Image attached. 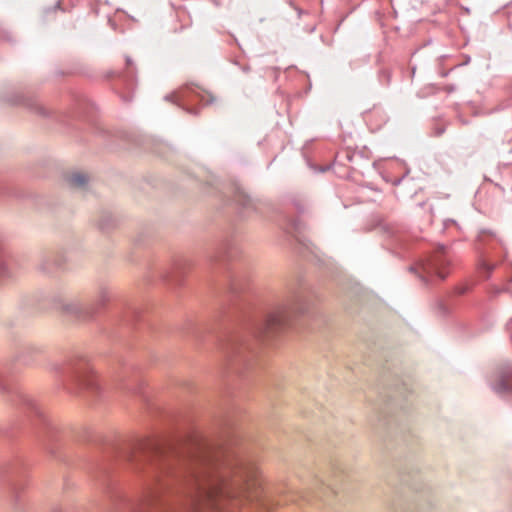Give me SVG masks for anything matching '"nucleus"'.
I'll use <instances>...</instances> for the list:
<instances>
[{"label":"nucleus","mask_w":512,"mask_h":512,"mask_svg":"<svg viewBox=\"0 0 512 512\" xmlns=\"http://www.w3.org/2000/svg\"><path fill=\"white\" fill-rule=\"evenodd\" d=\"M222 458L197 436H152L110 445L89 473L119 512L221 511L248 489L219 471Z\"/></svg>","instance_id":"nucleus-1"},{"label":"nucleus","mask_w":512,"mask_h":512,"mask_svg":"<svg viewBox=\"0 0 512 512\" xmlns=\"http://www.w3.org/2000/svg\"><path fill=\"white\" fill-rule=\"evenodd\" d=\"M240 250L230 241L222 243L211 256V263L222 274L215 284L217 313L212 326L190 323L188 333L200 337L211 333L225 360L235 370L247 366L255 354V344L292 325L296 318L309 315L310 303L303 291L293 290L285 298L257 306L248 290L246 268L238 263Z\"/></svg>","instance_id":"nucleus-2"},{"label":"nucleus","mask_w":512,"mask_h":512,"mask_svg":"<svg viewBox=\"0 0 512 512\" xmlns=\"http://www.w3.org/2000/svg\"><path fill=\"white\" fill-rule=\"evenodd\" d=\"M42 298L52 307L80 322L97 321L102 311L103 319L99 321V326L108 336L116 332L125 335L141 313L139 307L125 301L110 304L111 295L104 285H100L91 295L71 299H68L66 287L57 286L46 291Z\"/></svg>","instance_id":"nucleus-3"},{"label":"nucleus","mask_w":512,"mask_h":512,"mask_svg":"<svg viewBox=\"0 0 512 512\" xmlns=\"http://www.w3.org/2000/svg\"><path fill=\"white\" fill-rule=\"evenodd\" d=\"M11 364L0 360V394L20 410L35 426L40 445L45 452L59 461H67L74 442L90 441L91 435L84 430L70 432L51 422L35 400L9 380Z\"/></svg>","instance_id":"nucleus-4"},{"label":"nucleus","mask_w":512,"mask_h":512,"mask_svg":"<svg viewBox=\"0 0 512 512\" xmlns=\"http://www.w3.org/2000/svg\"><path fill=\"white\" fill-rule=\"evenodd\" d=\"M64 388L70 393L87 401L100 399L103 390L91 368L89 361L80 354H73L62 361L50 365Z\"/></svg>","instance_id":"nucleus-5"},{"label":"nucleus","mask_w":512,"mask_h":512,"mask_svg":"<svg viewBox=\"0 0 512 512\" xmlns=\"http://www.w3.org/2000/svg\"><path fill=\"white\" fill-rule=\"evenodd\" d=\"M26 481L20 467L7 465L0 470V491L4 494L10 512H42L25 494ZM50 512H63L53 508Z\"/></svg>","instance_id":"nucleus-6"},{"label":"nucleus","mask_w":512,"mask_h":512,"mask_svg":"<svg viewBox=\"0 0 512 512\" xmlns=\"http://www.w3.org/2000/svg\"><path fill=\"white\" fill-rule=\"evenodd\" d=\"M450 259L448 250L444 245H437L435 249L420 257L409 267V271L425 285H434L446 279L449 274Z\"/></svg>","instance_id":"nucleus-7"},{"label":"nucleus","mask_w":512,"mask_h":512,"mask_svg":"<svg viewBox=\"0 0 512 512\" xmlns=\"http://www.w3.org/2000/svg\"><path fill=\"white\" fill-rule=\"evenodd\" d=\"M476 249L479 254L478 267L485 278H488L495 268L491 261L493 252L497 255L504 250L501 239L491 230L482 229L477 236Z\"/></svg>","instance_id":"nucleus-8"},{"label":"nucleus","mask_w":512,"mask_h":512,"mask_svg":"<svg viewBox=\"0 0 512 512\" xmlns=\"http://www.w3.org/2000/svg\"><path fill=\"white\" fill-rule=\"evenodd\" d=\"M164 100L173 102L192 115H197L198 109L192 105L194 102L207 105L212 103L215 99L197 84L189 83L179 90L165 95Z\"/></svg>","instance_id":"nucleus-9"},{"label":"nucleus","mask_w":512,"mask_h":512,"mask_svg":"<svg viewBox=\"0 0 512 512\" xmlns=\"http://www.w3.org/2000/svg\"><path fill=\"white\" fill-rule=\"evenodd\" d=\"M190 266L191 263L188 259H177L170 264L155 268L148 276L147 281L151 284L159 281L169 287L179 286Z\"/></svg>","instance_id":"nucleus-10"},{"label":"nucleus","mask_w":512,"mask_h":512,"mask_svg":"<svg viewBox=\"0 0 512 512\" xmlns=\"http://www.w3.org/2000/svg\"><path fill=\"white\" fill-rule=\"evenodd\" d=\"M0 98L3 102L8 104L23 105L29 111L41 117H49L51 115V112L38 101L36 96L29 92H23L15 87L5 88L1 92Z\"/></svg>","instance_id":"nucleus-11"},{"label":"nucleus","mask_w":512,"mask_h":512,"mask_svg":"<svg viewBox=\"0 0 512 512\" xmlns=\"http://www.w3.org/2000/svg\"><path fill=\"white\" fill-rule=\"evenodd\" d=\"M379 228L385 238L387 249L399 256H402L409 249L412 236L402 225L383 222L379 225Z\"/></svg>","instance_id":"nucleus-12"},{"label":"nucleus","mask_w":512,"mask_h":512,"mask_svg":"<svg viewBox=\"0 0 512 512\" xmlns=\"http://www.w3.org/2000/svg\"><path fill=\"white\" fill-rule=\"evenodd\" d=\"M409 388L406 383H403L401 386H396L393 391H391L389 395V399L386 403L385 408H380L379 417L382 418L383 421L393 429V426H399L397 429L399 433H404L405 427L398 423V419L393 416L394 410L401 409L404 410L405 406L403 405V400L407 398Z\"/></svg>","instance_id":"nucleus-13"},{"label":"nucleus","mask_w":512,"mask_h":512,"mask_svg":"<svg viewBox=\"0 0 512 512\" xmlns=\"http://www.w3.org/2000/svg\"><path fill=\"white\" fill-rule=\"evenodd\" d=\"M68 263L67 251L63 247L43 251L37 260L36 269L43 275L53 276L57 271H65Z\"/></svg>","instance_id":"nucleus-14"},{"label":"nucleus","mask_w":512,"mask_h":512,"mask_svg":"<svg viewBox=\"0 0 512 512\" xmlns=\"http://www.w3.org/2000/svg\"><path fill=\"white\" fill-rule=\"evenodd\" d=\"M207 184L215 187L222 193L227 194L230 200L240 209L241 213L255 209V202L246 194L244 189L237 182L230 184L226 189L222 187V184L219 183L216 176L211 175L207 180Z\"/></svg>","instance_id":"nucleus-15"},{"label":"nucleus","mask_w":512,"mask_h":512,"mask_svg":"<svg viewBox=\"0 0 512 512\" xmlns=\"http://www.w3.org/2000/svg\"><path fill=\"white\" fill-rule=\"evenodd\" d=\"M126 70L118 77L116 90L124 102H130L133 98V91L136 87V75L133 66V61L129 56H126Z\"/></svg>","instance_id":"nucleus-16"},{"label":"nucleus","mask_w":512,"mask_h":512,"mask_svg":"<svg viewBox=\"0 0 512 512\" xmlns=\"http://www.w3.org/2000/svg\"><path fill=\"white\" fill-rule=\"evenodd\" d=\"M43 352V347L34 342L14 343L13 357L14 360L21 362L23 365L29 366L34 363L35 356Z\"/></svg>","instance_id":"nucleus-17"},{"label":"nucleus","mask_w":512,"mask_h":512,"mask_svg":"<svg viewBox=\"0 0 512 512\" xmlns=\"http://www.w3.org/2000/svg\"><path fill=\"white\" fill-rule=\"evenodd\" d=\"M491 389L500 396L512 395V366L499 370L490 380Z\"/></svg>","instance_id":"nucleus-18"},{"label":"nucleus","mask_w":512,"mask_h":512,"mask_svg":"<svg viewBox=\"0 0 512 512\" xmlns=\"http://www.w3.org/2000/svg\"><path fill=\"white\" fill-rule=\"evenodd\" d=\"M118 216L110 207H100L94 217V225L103 233H108L116 228L118 225Z\"/></svg>","instance_id":"nucleus-19"},{"label":"nucleus","mask_w":512,"mask_h":512,"mask_svg":"<svg viewBox=\"0 0 512 512\" xmlns=\"http://www.w3.org/2000/svg\"><path fill=\"white\" fill-rule=\"evenodd\" d=\"M3 197L24 199L28 197V194L21 191L12 179L8 177H0V198Z\"/></svg>","instance_id":"nucleus-20"},{"label":"nucleus","mask_w":512,"mask_h":512,"mask_svg":"<svg viewBox=\"0 0 512 512\" xmlns=\"http://www.w3.org/2000/svg\"><path fill=\"white\" fill-rule=\"evenodd\" d=\"M7 235L0 231V281L11 277V271L6 262Z\"/></svg>","instance_id":"nucleus-21"},{"label":"nucleus","mask_w":512,"mask_h":512,"mask_svg":"<svg viewBox=\"0 0 512 512\" xmlns=\"http://www.w3.org/2000/svg\"><path fill=\"white\" fill-rule=\"evenodd\" d=\"M66 180L72 188L79 190H86L89 184L88 175L80 171L69 173Z\"/></svg>","instance_id":"nucleus-22"},{"label":"nucleus","mask_w":512,"mask_h":512,"mask_svg":"<svg viewBox=\"0 0 512 512\" xmlns=\"http://www.w3.org/2000/svg\"><path fill=\"white\" fill-rule=\"evenodd\" d=\"M119 365L121 366V369H122V372H121L122 375L119 376L120 377L119 381L123 384L125 389L132 391L133 393H136L140 386V383L138 382V380H134L133 382H130L129 380L126 379L128 374L133 371V367L123 364L121 361H119Z\"/></svg>","instance_id":"nucleus-23"},{"label":"nucleus","mask_w":512,"mask_h":512,"mask_svg":"<svg viewBox=\"0 0 512 512\" xmlns=\"http://www.w3.org/2000/svg\"><path fill=\"white\" fill-rule=\"evenodd\" d=\"M173 151V147L163 141H157L152 144L151 152L160 156L167 157L170 152Z\"/></svg>","instance_id":"nucleus-24"},{"label":"nucleus","mask_w":512,"mask_h":512,"mask_svg":"<svg viewBox=\"0 0 512 512\" xmlns=\"http://www.w3.org/2000/svg\"><path fill=\"white\" fill-rule=\"evenodd\" d=\"M290 204L298 213H304L309 207L308 201L300 196H292Z\"/></svg>","instance_id":"nucleus-25"},{"label":"nucleus","mask_w":512,"mask_h":512,"mask_svg":"<svg viewBox=\"0 0 512 512\" xmlns=\"http://www.w3.org/2000/svg\"><path fill=\"white\" fill-rule=\"evenodd\" d=\"M283 228L288 233L297 232L300 230V222L297 219L285 218V224L283 225Z\"/></svg>","instance_id":"nucleus-26"},{"label":"nucleus","mask_w":512,"mask_h":512,"mask_svg":"<svg viewBox=\"0 0 512 512\" xmlns=\"http://www.w3.org/2000/svg\"><path fill=\"white\" fill-rule=\"evenodd\" d=\"M379 80L383 85H388L390 82V72L388 70H382L379 75Z\"/></svg>","instance_id":"nucleus-27"},{"label":"nucleus","mask_w":512,"mask_h":512,"mask_svg":"<svg viewBox=\"0 0 512 512\" xmlns=\"http://www.w3.org/2000/svg\"><path fill=\"white\" fill-rule=\"evenodd\" d=\"M10 430L9 424H0V437H10Z\"/></svg>","instance_id":"nucleus-28"},{"label":"nucleus","mask_w":512,"mask_h":512,"mask_svg":"<svg viewBox=\"0 0 512 512\" xmlns=\"http://www.w3.org/2000/svg\"><path fill=\"white\" fill-rule=\"evenodd\" d=\"M307 165L310 167V169H312L313 171H321V172H324L328 169V167L326 168H318L317 166H315L314 164H312L309 160H307Z\"/></svg>","instance_id":"nucleus-29"},{"label":"nucleus","mask_w":512,"mask_h":512,"mask_svg":"<svg viewBox=\"0 0 512 512\" xmlns=\"http://www.w3.org/2000/svg\"><path fill=\"white\" fill-rule=\"evenodd\" d=\"M0 36L7 41H12L11 33L8 31H0Z\"/></svg>","instance_id":"nucleus-30"},{"label":"nucleus","mask_w":512,"mask_h":512,"mask_svg":"<svg viewBox=\"0 0 512 512\" xmlns=\"http://www.w3.org/2000/svg\"><path fill=\"white\" fill-rule=\"evenodd\" d=\"M445 129L443 127L436 128L435 135L441 136L444 133Z\"/></svg>","instance_id":"nucleus-31"},{"label":"nucleus","mask_w":512,"mask_h":512,"mask_svg":"<svg viewBox=\"0 0 512 512\" xmlns=\"http://www.w3.org/2000/svg\"><path fill=\"white\" fill-rule=\"evenodd\" d=\"M466 291H467V288H465V287H461V288H457V291H456V292H457L458 294L462 295V294L466 293Z\"/></svg>","instance_id":"nucleus-32"},{"label":"nucleus","mask_w":512,"mask_h":512,"mask_svg":"<svg viewBox=\"0 0 512 512\" xmlns=\"http://www.w3.org/2000/svg\"><path fill=\"white\" fill-rule=\"evenodd\" d=\"M509 167H512V164L504 163V164L499 166V168H503V169H507Z\"/></svg>","instance_id":"nucleus-33"},{"label":"nucleus","mask_w":512,"mask_h":512,"mask_svg":"<svg viewBox=\"0 0 512 512\" xmlns=\"http://www.w3.org/2000/svg\"><path fill=\"white\" fill-rule=\"evenodd\" d=\"M4 326H5V327H7V328H10V327H12V326H13V323H12V321H10V320H9V321H6V322L4 323Z\"/></svg>","instance_id":"nucleus-34"},{"label":"nucleus","mask_w":512,"mask_h":512,"mask_svg":"<svg viewBox=\"0 0 512 512\" xmlns=\"http://www.w3.org/2000/svg\"><path fill=\"white\" fill-rule=\"evenodd\" d=\"M454 90H455V87L452 85L447 87L448 92H453Z\"/></svg>","instance_id":"nucleus-35"},{"label":"nucleus","mask_w":512,"mask_h":512,"mask_svg":"<svg viewBox=\"0 0 512 512\" xmlns=\"http://www.w3.org/2000/svg\"><path fill=\"white\" fill-rule=\"evenodd\" d=\"M440 308L442 309V312L445 314L447 311H446V308L444 307L443 304H440Z\"/></svg>","instance_id":"nucleus-36"},{"label":"nucleus","mask_w":512,"mask_h":512,"mask_svg":"<svg viewBox=\"0 0 512 512\" xmlns=\"http://www.w3.org/2000/svg\"><path fill=\"white\" fill-rule=\"evenodd\" d=\"M507 327H508V329H511V327H512V319L508 322Z\"/></svg>","instance_id":"nucleus-37"},{"label":"nucleus","mask_w":512,"mask_h":512,"mask_svg":"<svg viewBox=\"0 0 512 512\" xmlns=\"http://www.w3.org/2000/svg\"><path fill=\"white\" fill-rule=\"evenodd\" d=\"M242 70H243L244 72H247V71H249V67H248V66H245V67H243V68H242Z\"/></svg>","instance_id":"nucleus-38"},{"label":"nucleus","mask_w":512,"mask_h":512,"mask_svg":"<svg viewBox=\"0 0 512 512\" xmlns=\"http://www.w3.org/2000/svg\"><path fill=\"white\" fill-rule=\"evenodd\" d=\"M470 62V57L468 56L466 59H465V64H468Z\"/></svg>","instance_id":"nucleus-39"},{"label":"nucleus","mask_w":512,"mask_h":512,"mask_svg":"<svg viewBox=\"0 0 512 512\" xmlns=\"http://www.w3.org/2000/svg\"><path fill=\"white\" fill-rule=\"evenodd\" d=\"M401 182V179H397L394 184L398 185Z\"/></svg>","instance_id":"nucleus-40"}]
</instances>
